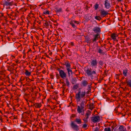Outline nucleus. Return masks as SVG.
Returning a JSON list of instances; mask_svg holds the SVG:
<instances>
[{
	"label": "nucleus",
	"mask_w": 131,
	"mask_h": 131,
	"mask_svg": "<svg viewBox=\"0 0 131 131\" xmlns=\"http://www.w3.org/2000/svg\"><path fill=\"white\" fill-rule=\"evenodd\" d=\"M86 95L85 90L81 88H79L78 89V92L76 94L75 98L77 102H80L81 99L85 98Z\"/></svg>",
	"instance_id": "nucleus-1"
},
{
	"label": "nucleus",
	"mask_w": 131,
	"mask_h": 131,
	"mask_svg": "<svg viewBox=\"0 0 131 131\" xmlns=\"http://www.w3.org/2000/svg\"><path fill=\"white\" fill-rule=\"evenodd\" d=\"M78 124H81L82 123L81 119L80 118H76L74 121H72L70 124L71 128L75 131H78L80 130L79 126L75 123Z\"/></svg>",
	"instance_id": "nucleus-2"
},
{
	"label": "nucleus",
	"mask_w": 131,
	"mask_h": 131,
	"mask_svg": "<svg viewBox=\"0 0 131 131\" xmlns=\"http://www.w3.org/2000/svg\"><path fill=\"white\" fill-rule=\"evenodd\" d=\"M85 73L87 75L88 77H90L93 79L94 78L93 75L96 74V70L92 71V69L91 68H88L85 71Z\"/></svg>",
	"instance_id": "nucleus-3"
},
{
	"label": "nucleus",
	"mask_w": 131,
	"mask_h": 131,
	"mask_svg": "<svg viewBox=\"0 0 131 131\" xmlns=\"http://www.w3.org/2000/svg\"><path fill=\"white\" fill-rule=\"evenodd\" d=\"M63 65H65L66 68V69L67 71L68 77H70L71 75L73 74V72L71 69V65L69 62L68 61L64 62L63 64Z\"/></svg>",
	"instance_id": "nucleus-4"
},
{
	"label": "nucleus",
	"mask_w": 131,
	"mask_h": 131,
	"mask_svg": "<svg viewBox=\"0 0 131 131\" xmlns=\"http://www.w3.org/2000/svg\"><path fill=\"white\" fill-rule=\"evenodd\" d=\"M57 70L59 71V75L61 78L64 79V78H66V77L67 74L63 70L60 69L59 68L57 69Z\"/></svg>",
	"instance_id": "nucleus-5"
},
{
	"label": "nucleus",
	"mask_w": 131,
	"mask_h": 131,
	"mask_svg": "<svg viewBox=\"0 0 131 131\" xmlns=\"http://www.w3.org/2000/svg\"><path fill=\"white\" fill-rule=\"evenodd\" d=\"M91 118L92 121L95 123L99 122L100 120V117L99 116H96L94 117H91Z\"/></svg>",
	"instance_id": "nucleus-6"
},
{
	"label": "nucleus",
	"mask_w": 131,
	"mask_h": 131,
	"mask_svg": "<svg viewBox=\"0 0 131 131\" xmlns=\"http://www.w3.org/2000/svg\"><path fill=\"white\" fill-rule=\"evenodd\" d=\"M100 14L102 17H104L108 14V12L103 9L100 10Z\"/></svg>",
	"instance_id": "nucleus-7"
},
{
	"label": "nucleus",
	"mask_w": 131,
	"mask_h": 131,
	"mask_svg": "<svg viewBox=\"0 0 131 131\" xmlns=\"http://www.w3.org/2000/svg\"><path fill=\"white\" fill-rule=\"evenodd\" d=\"M105 7L107 9H109L111 7L110 2L108 0H105L104 1Z\"/></svg>",
	"instance_id": "nucleus-8"
},
{
	"label": "nucleus",
	"mask_w": 131,
	"mask_h": 131,
	"mask_svg": "<svg viewBox=\"0 0 131 131\" xmlns=\"http://www.w3.org/2000/svg\"><path fill=\"white\" fill-rule=\"evenodd\" d=\"M93 38L92 39L93 42H96V40L99 39V38H100V35L99 34H96L93 35Z\"/></svg>",
	"instance_id": "nucleus-9"
},
{
	"label": "nucleus",
	"mask_w": 131,
	"mask_h": 131,
	"mask_svg": "<svg viewBox=\"0 0 131 131\" xmlns=\"http://www.w3.org/2000/svg\"><path fill=\"white\" fill-rule=\"evenodd\" d=\"M90 63L92 67L96 66L97 64V62L96 59L92 60Z\"/></svg>",
	"instance_id": "nucleus-10"
},
{
	"label": "nucleus",
	"mask_w": 131,
	"mask_h": 131,
	"mask_svg": "<svg viewBox=\"0 0 131 131\" xmlns=\"http://www.w3.org/2000/svg\"><path fill=\"white\" fill-rule=\"evenodd\" d=\"M93 30L95 33L97 34H99L98 33L100 32L101 31L100 28L97 27L94 28Z\"/></svg>",
	"instance_id": "nucleus-11"
},
{
	"label": "nucleus",
	"mask_w": 131,
	"mask_h": 131,
	"mask_svg": "<svg viewBox=\"0 0 131 131\" xmlns=\"http://www.w3.org/2000/svg\"><path fill=\"white\" fill-rule=\"evenodd\" d=\"M4 5H5L6 6H12L13 3V2H8L7 1H4Z\"/></svg>",
	"instance_id": "nucleus-12"
},
{
	"label": "nucleus",
	"mask_w": 131,
	"mask_h": 131,
	"mask_svg": "<svg viewBox=\"0 0 131 131\" xmlns=\"http://www.w3.org/2000/svg\"><path fill=\"white\" fill-rule=\"evenodd\" d=\"M35 106L36 108H40L41 107L42 105L40 103H33V105H31V106Z\"/></svg>",
	"instance_id": "nucleus-13"
},
{
	"label": "nucleus",
	"mask_w": 131,
	"mask_h": 131,
	"mask_svg": "<svg viewBox=\"0 0 131 131\" xmlns=\"http://www.w3.org/2000/svg\"><path fill=\"white\" fill-rule=\"evenodd\" d=\"M86 103L87 101H85L84 100H82L80 104V107L82 108V109H83L84 108V106Z\"/></svg>",
	"instance_id": "nucleus-14"
},
{
	"label": "nucleus",
	"mask_w": 131,
	"mask_h": 131,
	"mask_svg": "<svg viewBox=\"0 0 131 131\" xmlns=\"http://www.w3.org/2000/svg\"><path fill=\"white\" fill-rule=\"evenodd\" d=\"M85 39V42L88 43H91V40L88 36H84Z\"/></svg>",
	"instance_id": "nucleus-15"
},
{
	"label": "nucleus",
	"mask_w": 131,
	"mask_h": 131,
	"mask_svg": "<svg viewBox=\"0 0 131 131\" xmlns=\"http://www.w3.org/2000/svg\"><path fill=\"white\" fill-rule=\"evenodd\" d=\"M81 85L83 86H86L88 84V82L86 80H83L81 82Z\"/></svg>",
	"instance_id": "nucleus-16"
},
{
	"label": "nucleus",
	"mask_w": 131,
	"mask_h": 131,
	"mask_svg": "<svg viewBox=\"0 0 131 131\" xmlns=\"http://www.w3.org/2000/svg\"><path fill=\"white\" fill-rule=\"evenodd\" d=\"M91 112L89 110L87 111L85 115V117L86 119H88L89 118V116L91 115Z\"/></svg>",
	"instance_id": "nucleus-17"
},
{
	"label": "nucleus",
	"mask_w": 131,
	"mask_h": 131,
	"mask_svg": "<svg viewBox=\"0 0 131 131\" xmlns=\"http://www.w3.org/2000/svg\"><path fill=\"white\" fill-rule=\"evenodd\" d=\"M117 36L116 34L114 33H113L111 35V37L113 39L114 41L115 40L116 41H118L117 40H116V37Z\"/></svg>",
	"instance_id": "nucleus-18"
},
{
	"label": "nucleus",
	"mask_w": 131,
	"mask_h": 131,
	"mask_svg": "<svg viewBox=\"0 0 131 131\" xmlns=\"http://www.w3.org/2000/svg\"><path fill=\"white\" fill-rule=\"evenodd\" d=\"M54 10L56 13H58L62 11V9L61 8H56L54 9Z\"/></svg>",
	"instance_id": "nucleus-19"
},
{
	"label": "nucleus",
	"mask_w": 131,
	"mask_h": 131,
	"mask_svg": "<svg viewBox=\"0 0 131 131\" xmlns=\"http://www.w3.org/2000/svg\"><path fill=\"white\" fill-rule=\"evenodd\" d=\"M118 131H124L125 130L124 126L122 125H121L119 127Z\"/></svg>",
	"instance_id": "nucleus-20"
},
{
	"label": "nucleus",
	"mask_w": 131,
	"mask_h": 131,
	"mask_svg": "<svg viewBox=\"0 0 131 131\" xmlns=\"http://www.w3.org/2000/svg\"><path fill=\"white\" fill-rule=\"evenodd\" d=\"M25 74L27 76H29L31 75V73L29 72L27 70H25Z\"/></svg>",
	"instance_id": "nucleus-21"
},
{
	"label": "nucleus",
	"mask_w": 131,
	"mask_h": 131,
	"mask_svg": "<svg viewBox=\"0 0 131 131\" xmlns=\"http://www.w3.org/2000/svg\"><path fill=\"white\" fill-rule=\"evenodd\" d=\"M69 24L72 26L73 28H77L76 26L73 23V21H70L69 22Z\"/></svg>",
	"instance_id": "nucleus-22"
},
{
	"label": "nucleus",
	"mask_w": 131,
	"mask_h": 131,
	"mask_svg": "<svg viewBox=\"0 0 131 131\" xmlns=\"http://www.w3.org/2000/svg\"><path fill=\"white\" fill-rule=\"evenodd\" d=\"M83 109H82V108L81 107L80 108V106H78V108L77 110L78 112L79 113H81L82 112V111Z\"/></svg>",
	"instance_id": "nucleus-23"
},
{
	"label": "nucleus",
	"mask_w": 131,
	"mask_h": 131,
	"mask_svg": "<svg viewBox=\"0 0 131 131\" xmlns=\"http://www.w3.org/2000/svg\"><path fill=\"white\" fill-rule=\"evenodd\" d=\"M128 71V70L127 69L123 71V74L124 76L126 77L127 76V73Z\"/></svg>",
	"instance_id": "nucleus-24"
},
{
	"label": "nucleus",
	"mask_w": 131,
	"mask_h": 131,
	"mask_svg": "<svg viewBox=\"0 0 131 131\" xmlns=\"http://www.w3.org/2000/svg\"><path fill=\"white\" fill-rule=\"evenodd\" d=\"M89 109L92 110L94 108L93 104V103H90L89 105Z\"/></svg>",
	"instance_id": "nucleus-25"
},
{
	"label": "nucleus",
	"mask_w": 131,
	"mask_h": 131,
	"mask_svg": "<svg viewBox=\"0 0 131 131\" xmlns=\"http://www.w3.org/2000/svg\"><path fill=\"white\" fill-rule=\"evenodd\" d=\"M76 81L77 80L75 78H73L72 79L71 82L72 84H74L76 82Z\"/></svg>",
	"instance_id": "nucleus-26"
},
{
	"label": "nucleus",
	"mask_w": 131,
	"mask_h": 131,
	"mask_svg": "<svg viewBox=\"0 0 131 131\" xmlns=\"http://www.w3.org/2000/svg\"><path fill=\"white\" fill-rule=\"evenodd\" d=\"M66 83L68 87H69L70 86V82L68 80V79H66Z\"/></svg>",
	"instance_id": "nucleus-27"
},
{
	"label": "nucleus",
	"mask_w": 131,
	"mask_h": 131,
	"mask_svg": "<svg viewBox=\"0 0 131 131\" xmlns=\"http://www.w3.org/2000/svg\"><path fill=\"white\" fill-rule=\"evenodd\" d=\"M95 18L97 20L100 21L102 19L100 16H96L95 17Z\"/></svg>",
	"instance_id": "nucleus-28"
},
{
	"label": "nucleus",
	"mask_w": 131,
	"mask_h": 131,
	"mask_svg": "<svg viewBox=\"0 0 131 131\" xmlns=\"http://www.w3.org/2000/svg\"><path fill=\"white\" fill-rule=\"evenodd\" d=\"M78 84H75L74 85L73 87V89L74 90H76L79 88Z\"/></svg>",
	"instance_id": "nucleus-29"
},
{
	"label": "nucleus",
	"mask_w": 131,
	"mask_h": 131,
	"mask_svg": "<svg viewBox=\"0 0 131 131\" xmlns=\"http://www.w3.org/2000/svg\"><path fill=\"white\" fill-rule=\"evenodd\" d=\"M99 4L97 3H96L94 6V8L95 10H96L99 8Z\"/></svg>",
	"instance_id": "nucleus-30"
},
{
	"label": "nucleus",
	"mask_w": 131,
	"mask_h": 131,
	"mask_svg": "<svg viewBox=\"0 0 131 131\" xmlns=\"http://www.w3.org/2000/svg\"><path fill=\"white\" fill-rule=\"evenodd\" d=\"M126 82L127 84V85L131 88V81L129 80L128 81H127Z\"/></svg>",
	"instance_id": "nucleus-31"
},
{
	"label": "nucleus",
	"mask_w": 131,
	"mask_h": 131,
	"mask_svg": "<svg viewBox=\"0 0 131 131\" xmlns=\"http://www.w3.org/2000/svg\"><path fill=\"white\" fill-rule=\"evenodd\" d=\"M98 52L100 54H102L103 53V50L100 48L98 49Z\"/></svg>",
	"instance_id": "nucleus-32"
},
{
	"label": "nucleus",
	"mask_w": 131,
	"mask_h": 131,
	"mask_svg": "<svg viewBox=\"0 0 131 131\" xmlns=\"http://www.w3.org/2000/svg\"><path fill=\"white\" fill-rule=\"evenodd\" d=\"M76 116V115L74 114H72L70 116V119H73V118Z\"/></svg>",
	"instance_id": "nucleus-33"
},
{
	"label": "nucleus",
	"mask_w": 131,
	"mask_h": 131,
	"mask_svg": "<svg viewBox=\"0 0 131 131\" xmlns=\"http://www.w3.org/2000/svg\"><path fill=\"white\" fill-rule=\"evenodd\" d=\"M104 131H111V129L110 127H106L104 129Z\"/></svg>",
	"instance_id": "nucleus-34"
},
{
	"label": "nucleus",
	"mask_w": 131,
	"mask_h": 131,
	"mask_svg": "<svg viewBox=\"0 0 131 131\" xmlns=\"http://www.w3.org/2000/svg\"><path fill=\"white\" fill-rule=\"evenodd\" d=\"M88 125L85 123L83 124L82 126V128H86L88 126Z\"/></svg>",
	"instance_id": "nucleus-35"
},
{
	"label": "nucleus",
	"mask_w": 131,
	"mask_h": 131,
	"mask_svg": "<svg viewBox=\"0 0 131 131\" xmlns=\"http://www.w3.org/2000/svg\"><path fill=\"white\" fill-rule=\"evenodd\" d=\"M43 14H49V11L47 10L46 11L43 12Z\"/></svg>",
	"instance_id": "nucleus-36"
},
{
	"label": "nucleus",
	"mask_w": 131,
	"mask_h": 131,
	"mask_svg": "<svg viewBox=\"0 0 131 131\" xmlns=\"http://www.w3.org/2000/svg\"><path fill=\"white\" fill-rule=\"evenodd\" d=\"M12 69V68L10 66H8L7 67V70H8L10 71H11Z\"/></svg>",
	"instance_id": "nucleus-37"
},
{
	"label": "nucleus",
	"mask_w": 131,
	"mask_h": 131,
	"mask_svg": "<svg viewBox=\"0 0 131 131\" xmlns=\"http://www.w3.org/2000/svg\"><path fill=\"white\" fill-rule=\"evenodd\" d=\"M88 91L87 92H85L86 94H89V93L91 92V89H88Z\"/></svg>",
	"instance_id": "nucleus-38"
},
{
	"label": "nucleus",
	"mask_w": 131,
	"mask_h": 131,
	"mask_svg": "<svg viewBox=\"0 0 131 131\" xmlns=\"http://www.w3.org/2000/svg\"><path fill=\"white\" fill-rule=\"evenodd\" d=\"M45 25L47 27H48V26L49 25L48 22L47 21H45Z\"/></svg>",
	"instance_id": "nucleus-39"
},
{
	"label": "nucleus",
	"mask_w": 131,
	"mask_h": 131,
	"mask_svg": "<svg viewBox=\"0 0 131 131\" xmlns=\"http://www.w3.org/2000/svg\"><path fill=\"white\" fill-rule=\"evenodd\" d=\"M99 63L100 64V65H101V66L103 64V62L101 61H100L99 62Z\"/></svg>",
	"instance_id": "nucleus-40"
},
{
	"label": "nucleus",
	"mask_w": 131,
	"mask_h": 131,
	"mask_svg": "<svg viewBox=\"0 0 131 131\" xmlns=\"http://www.w3.org/2000/svg\"><path fill=\"white\" fill-rule=\"evenodd\" d=\"M56 77L57 78V79H58L60 78V75L58 74H56Z\"/></svg>",
	"instance_id": "nucleus-41"
},
{
	"label": "nucleus",
	"mask_w": 131,
	"mask_h": 131,
	"mask_svg": "<svg viewBox=\"0 0 131 131\" xmlns=\"http://www.w3.org/2000/svg\"><path fill=\"white\" fill-rule=\"evenodd\" d=\"M119 74H116V79H118L119 78Z\"/></svg>",
	"instance_id": "nucleus-42"
},
{
	"label": "nucleus",
	"mask_w": 131,
	"mask_h": 131,
	"mask_svg": "<svg viewBox=\"0 0 131 131\" xmlns=\"http://www.w3.org/2000/svg\"><path fill=\"white\" fill-rule=\"evenodd\" d=\"M91 84L88 85V88L87 89V90L91 89Z\"/></svg>",
	"instance_id": "nucleus-43"
},
{
	"label": "nucleus",
	"mask_w": 131,
	"mask_h": 131,
	"mask_svg": "<svg viewBox=\"0 0 131 131\" xmlns=\"http://www.w3.org/2000/svg\"><path fill=\"white\" fill-rule=\"evenodd\" d=\"M76 24H79V21H73Z\"/></svg>",
	"instance_id": "nucleus-44"
},
{
	"label": "nucleus",
	"mask_w": 131,
	"mask_h": 131,
	"mask_svg": "<svg viewBox=\"0 0 131 131\" xmlns=\"http://www.w3.org/2000/svg\"><path fill=\"white\" fill-rule=\"evenodd\" d=\"M3 16V13H0V17H2Z\"/></svg>",
	"instance_id": "nucleus-45"
},
{
	"label": "nucleus",
	"mask_w": 131,
	"mask_h": 131,
	"mask_svg": "<svg viewBox=\"0 0 131 131\" xmlns=\"http://www.w3.org/2000/svg\"><path fill=\"white\" fill-rule=\"evenodd\" d=\"M83 121H84V122L85 123H87L88 122V121L86 119H83Z\"/></svg>",
	"instance_id": "nucleus-46"
},
{
	"label": "nucleus",
	"mask_w": 131,
	"mask_h": 131,
	"mask_svg": "<svg viewBox=\"0 0 131 131\" xmlns=\"http://www.w3.org/2000/svg\"><path fill=\"white\" fill-rule=\"evenodd\" d=\"M94 131H99V130H98V128L97 127L96 128Z\"/></svg>",
	"instance_id": "nucleus-47"
},
{
	"label": "nucleus",
	"mask_w": 131,
	"mask_h": 131,
	"mask_svg": "<svg viewBox=\"0 0 131 131\" xmlns=\"http://www.w3.org/2000/svg\"><path fill=\"white\" fill-rule=\"evenodd\" d=\"M13 119H15L17 118V116H13Z\"/></svg>",
	"instance_id": "nucleus-48"
},
{
	"label": "nucleus",
	"mask_w": 131,
	"mask_h": 131,
	"mask_svg": "<svg viewBox=\"0 0 131 131\" xmlns=\"http://www.w3.org/2000/svg\"><path fill=\"white\" fill-rule=\"evenodd\" d=\"M71 45L72 46H73L74 45V43L72 42H71Z\"/></svg>",
	"instance_id": "nucleus-49"
},
{
	"label": "nucleus",
	"mask_w": 131,
	"mask_h": 131,
	"mask_svg": "<svg viewBox=\"0 0 131 131\" xmlns=\"http://www.w3.org/2000/svg\"><path fill=\"white\" fill-rule=\"evenodd\" d=\"M104 73H105V75H106H106H107V73H106V70H105V71H104Z\"/></svg>",
	"instance_id": "nucleus-50"
},
{
	"label": "nucleus",
	"mask_w": 131,
	"mask_h": 131,
	"mask_svg": "<svg viewBox=\"0 0 131 131\" xmlns=\"http://www.w3.org/2000/svg\"><path fill=\"white\" fill-rule=\"evenodd\" d=\"M88 7L87 6H86L85 7V9H86V10L87 11L88 9Z\"/></svg>",
	"instance_id": "nucleus-51"
},
{
	"label": "nucleus",
	"mask_w": 131,
	"mask_h": 131,
	"mask_svg": "<svg viewBox=\"0 0 131 131\" xmlns=\"http://www.w3.org/2000/svg\"><path fill=\"white\" fill-rule=\"evenodd\" d=\"M111 127H112V129L113 130L114 128V126H112Z\"/></svg>",
	"instance_id": "nucleus-52"
},
{
	"label": "nucleus",
	"mask_w": 131,
	"mask_h": 131,
	"mask_svg": "<svg viewBox=\"0 0 131 131\" xmlns=\"http://www.w3.org/2000/svg\"><path fill=\"white\" fill-rule=\"evenodd\" d=\"M122 1V0H117V1L118 2H120Z\"/></svg>",
	"instance_id": "nucleus-53"
},
{
	"label": "nucleus",
	"mask_w": 131,
	"mask_h": 131,
	"mask_svg": "<svg viewBox=\"0 0 131 131\" xmlns=\"http://www.w3.org/2000/svg\"><path fill=\"white\" fill-rule=\"evenodd\" d=\"M62 88H63V92H64V89H65V88H64V87H62Z\"/></svg>",
	"instance_id": "nucleus-54"
},
{
	"label": "nucleus",
	"mask_w": 131,
	"mask_h": 131,
	"mask_svg": "<svg viewBox=\"0 0 131 131\" xmlns=\"http://www.w3.org/2000/svg\"><path fill=\"white\" fill-rule=\"evenodd\" d=\"M33 36H31V39H33Z\"/></svg>",
	"instance_id": "nucleus-55"
},
{
	"label": "nucleus",
	"mask_w": 131,
	"mask_h": 131,
	"mask_svg": "<svg viewBox=\"0 0 131 131\" xmlns=\"http://www.w3.org/2000/svg\"><path fill=\"white\" fill-rule=\"evenodd\" d=\"M10 0H7L6 1H7L8 2H9Z\"/></svg>",
	"instance_id": "nucleus-56"
},
{
	"label": "nucleus",
	"mask_w": 131,
	"mask_h": 131,
	"mask_svg": "<svg viewBox=\"0 0 131 131\" xmlns=\"http://www.w3.org/2000/svg\"><path fill=\"white\" fill-rule=\"evenodd\" d=\"M124 131H127L126 130V128H125V130H124Z\"/></svg>",
	"instance_id": "nucleus-57"
},
{
	"label": "nucleus",
	"mask_w": 131,
	"mask_h": 131,
	"mask_svg": "<svg viewBox=\"0 0 131 131\" xmlns=\"http://www.w3.org/2000/svg\"><path fill=\"white\" fill-rule=\"evenodd\" d=\"M65 85H66V84H63V86H65Z\"/></svg>",
	"instance_id": "nucleus-58"
},
{
	"label": "nucleus",
	"mask_w": 131,
	"mask_h": 131,
	"mask_svg": "<svg viewBox=\"0 0 131 131\" xmlns=\"http://www.w3.org/2000/svg\"><path fill=\"white\" fill-rule=\"evenodd\" d=\"M126 93L127 95H128L129 94V93Z\"/></svg>",
	"instance_id": "nucleus-59"
},
{
	"label": "nucleus",
	"mask_w": 131,
	"mask_h": 131,
	"mask_svg": "<svg viewBox=\"0 0 131 131\" xmlns=\"http://www.w3.org/2000/svg\"><path fill=\"white\" fill-rule=\"evenodd\" d=\"M61 67V68L62 69H64V68L63 67Z\"/></svg>",
	"instance_id": "nucleus-60"
},
{
	"label": "nucleus",
	"mask_w": 131,
	"mask_h": 131,
	"mask_svg": "<svg viewBox=\"0 0 131 131\" xmlns=\"http://www.w3.org/2000/svg\"><path fill=\"white\" fill-rule=\"evenodd\" d=\"M119 72H121V71L120 70H119Z\"/></svg>",
	"instance_id": "nucleus-61"
},
{
	"label": "nucleus",
	"mask_w": 131,
	"mask_h": 131,
	"mask_svg": "<svg viewBox=\"0 0 131 131\" xmlns=\"http://www.w3.org/2000/svg\"><path fill=\"white\" fill-rule=\"evenodd\" d=\"M30 102H31V103H32V101H29Z\"/></svg>",
	"instance_id": "nucleus-62"
},
{
	"label": "nucleus",
	"mask_w": 131,
	"mask_h": 131,
	"mask_svg": "<svg viewBox=\"0 0 131 131\" xmlns=\"http://www.w3.org/2000/svg\"><path fill=\"white\" fill-rule=\"evenodd\" d=\"M48 106H50V105H48Z\"/></svg>",
	"instance_id": "nucleus-63"
},
{
	"label": "nucleus",
	"mask_w": 131,
	"mask_h": 131,
	"mask_svg": "<svg viewBox=\"0 0 131 131\" xmlns=\"http://www.w3.org/2000/svg\"><path fill=\"white\" fill-rule=\"evenodd\" d=\"M54 22H56V21H53Z\"/></svg>",
	"instance_id": "nucleus-64"
}]
</instances>
